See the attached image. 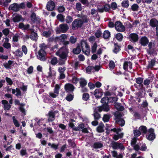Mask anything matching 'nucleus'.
I'll list each match as a JSON object with an SVG mask.
<instances>
[{
  "label": "nucleus",
  "instance_id": "7ed1b4c3",
  "mask_svg": "<svg viewBox=\"0 0 158 158\" xmlns=\"http://www.w3.org/2000/svg\"><path fill=\"white\" fill-rule=\"evenodd\" d=\"M79 44H80V48L81 47L82 51L84 54L87 56L89 55L90 53V47L87 42L84 40H82Z\"/></svg>",
  "mask_w": 158,
  "mask_h": 158
},
{
  "label": "nucleus",
  "instance_id": "8fccbe9b",
  "mask_svg": "<svg viewBox=\"0 0 158 158\" xmlns=\"http://www.w3.org/2000/svg\"><path fill=\"white\" fill-rule=\"evenodd\" d=\"M15 56L20 57H22L23 56V53L22 52L20 51L19 49H18L15 51Z\"/></svg>",
  "mask_w": 158,
  "mask_h": 158
},
{
  "label": "nucleus",
  "instance_id": "c03bdc74",
  "mask_svg": "<svg viewBox=\"0 0 158 158\" xmlns=\"http://www.w3.org/2000/svg\"><path fill=\"white\" fill-rule=\"evenodd\" d=\"M102 34L101 29L99 28L96 31L94 35L96 38H99L102 36Z\"/></svg>",
  "mask_w": 158,
  "mask_h": 158
},
{
  "label": "nucleus",
  "instance_id": "20e7f679",
  "mask_svg": "<svg viewBox=\"0 0 158 158\" xmlns=\"http://www.w3.org/2000/svg\"><path fill=\"white\" fill-rule=\"evenodd\" d=\"M67 38V35L65 34H62L60 36L59 40L63 45V46L61 48V49L64 48L67 51V48H68V45L69 44V43L68 41H65Z\"/></svg>",
  "mask_w": 158,
  "mask_h": 158
},
{
  "label": "nucleus",
  "instance_id": "f3484780",
  "mask_svg": "<svg viewBox=\"0 0 158 158\" xmlns=\"http://www.w3.org/2000/svg\"><path fill=\"white\" fill-rule=\"evenodd\" d=\"M46 7L48 10L52 11L54 10L55 8V4L53 1H50L47 2Z\"/></svg>",
  "mask_w": 158,
  "mask_h": 158
},
{
  "label": "nucleus",
  "instance_id": "cd10ccee",
  "mask_svg": "<svg viewBox=\"0 0 158 158\" xmlns=\"http://www.w3.org/2000/svg\"><path fill=\"white\" fill-rule=\"evenodd\" d=\"M146 116V115L143 112L140 114L138 112H135L134 114V116L138 119H141V118H144Z\"/></svg>",
  "mask_w": 158,
  "mask_h": 158
},
{
  "label": "nucleus",
  "instance_id": "393cba45",
  "mask_svg": "<svg viewBox=\"0 0 158 158\" xmlns=\"http://www.w3.org/2000/svg\"><path fill=\"white\" fill-rule=\"evenodd\" d=\"M156 60L155 59L151 60L150 61L148 62V64L147 66V68L148 69L152 68L155 65Z\"/></svg>",
  "mask_w": 158,
  "mask_h": 158
},
{
  "label": "nucleus",
  "instance_id": "a19ab883",
  "mask_svg": "<svg viewBox=\"0 0 158 158\" xmlns=\"http://www.w3.org/2000/svg\"><path fill=\"white\" fill-rule=\"evenodd\" d=\"M116 123H118L121 127H123L125 124V121L123 119L121 118L119 120H116Z\"/></svg>",
  "mask_w": 158,
  "mask_h": 158
},
{
  "label": "nucleus",
  "instance_id": "4468645a",
  "mask_svg": "<svg viewBox=\"0 0 158 158\" xmlns=\"http://www.w3.org/2000/svg\"><path fill=\"white\" fill-rule=\"evenodd\" d=\"M157 20L155 18L151 19L150 21L149 25L152 28L156 27V35L158 37V25H157Z\"/></svg>",
  "mask_w": 158,
  "mask_h": 158
},
{
  "label": "nucleus",
  "instance_id": "864d4df0",
  "mask_svg": "<svg viewBox=\"0 0 158 158\" xmlns=\"http://www.w3.org/2000/svg\"><path fill=\"white\" fill-rule=\"evenodd\" d=\"M77 39L74 36H72L69 38V42H70L72 44H74L77 41Z\"/></svg>",
  "mask_w": 158,
  "mask_h": 158
},
{
  "label": "nucleus",
  "instance_id": "f257e3e1",
  "mask_svg": "<svg viewBox=\"0 0 158 158\" xmlns=\"http://www.w3.org/2000/svg\"><path fill=\"white\" fill-rule=\"evenodd\" d=\"M78 17L81 19L78 18L75 19L72 23L71 27L73 30H76L81 28L84 23L88 22V20L86 15L78 16Z\"/></svg>",
  "mask_w": 158,
  "mask_h": 158
},
{
  "label": "nucleus",
  "instance_id": "6e6d98bb",
  "mask_svg": "<svg viewBox=\"0 0 158 158\" xmlns=\"http://www.w3.org/2000/svg\"><path fill=\"white\" fill-rule=\"evenodd\" d=\"M65 9L63 5L58 6L57 8V10L60 13H62L65 11Z\"/></svg>",
  "mask_w": 158,
  "mask_h": 158
},
{
  "label": "nucleus",
  "instance_id": "0e129e2a",
  "mask_svg": "<svg viewBox=\"0 0 158 158\" xmlns=\"http://www.w3.org/2000/svg\"><path fill=\"white\" fill-rule=\"evenodd\" d=\"M80 80V78L77 77L75 76L73 77L72 79V82L75 84H77Z\"/></svg>",
  "mask_w": 158,
  "mask_h": 158
},
{
  "label": "nucleus",
  "instance_id": "f8f14e48",
  "mask_svg": "<svg viewBox=\"0 0 158 158\" xmlns=\"http://www.w3.org/2000/svg\"><path fill=\"white\" fill-rule=\"evenodd\" d=\"M96 110L99 112H101L103 111L108 112L110 110V107L108 105V102L106 103L102 104L101 106L96 107Z\"/></svg>",
  "mask_w": 158,
  "mask_h": 158
},
{
  "label": "nucleus",
  "instance_id": "1a4fd4ad",
  "mask_svg": "<svg viewBox=\"0 0 158 158\" xmlns=\"http://www.w3.org/2000/svg\"><path fill=\"white\" fill-rule=\"evenodd\" d=\"M69 29L68 25L65 23L60 24L59 26V27L56 30V32L57 33H59L60 32L65 33Z\"/></svg>",
  "mask_w": 158,
  "mask_h": 158
},
{
  "label": "nucleus",
  "instance_id": "774afa93",
  "mask_svg": "<svg viewBox=\"0 0 158 158\" xmlns=\"http://www.w3.org/2000/svg\"><path fill=\"white\" fill-rule=\"evenodd\" d=\"M2 32L4 35L7 36L9 34L10 30L8 28H6L4 29L2 31Z\"/></svg>",
  "mask_w": 158,
  "mask_h": 158
},
{
  "label": "nucleus",
  "instance_id": "7c9ffc66",
  "mask_svg": "<svg viewBox=\"0 0 158 158\" xmlns=\"http://www.w3.org/2000/svg\"><path fill=\"white\" fill-rule=\"evenodd\" d=\"M139 129L140 131V132L143 134H146L147 132H148L147 128L145 126H141L139 127Z\"/></svg>",
  "mask_w": 158,
  "mask_h": 158
},
{
  "label": "nucleus",
  "instance_id": "dca6fc26",
  "mask_svg": "<svg viewBox=\"0 0 158 158\" xmlns=\"http://www.w3.org/2000/svg\"><path fill=\"white\" fill-rule=\"evenodd\" d=\"M129 39L132 42L135 43L138 40V35L136 33H131L129 35Z\"/></svg>",
  "mask_w": 158,
  "mask_h": 158
},
{
  "label": "nucleus",
  "instance_id": "39448f33",
  "mask_svg": "<svg viewBox=\"0 0 158 158\" xmlns=\"http://www.w3.org/2000/svg\"><path fill=\"white\" fill-rule=\"evenodd\" d=\"M111 8L110 5L106 3L102 6V5H99L97 7V11L99 13H102L104 11L106 12H109Z\"/></svg>",
  "mask_w": 158,
  "mask_h": 158
},
{
  "label": "nucleus",
  "instance_id": "c9c22d12",
  "mask_svg": "<svg viewBox=\"0 0 158 158\" xmlns=\"http://www.w3.org/2000/svg\"><path fill=\"white\" fill-rule=\"evenodd\" d=\"M143 78L141 77H138L135 78V81L137 84L140 85L141 87H143V85L142 84L143 81Z\"/></svg>",
  "mask_w": 158,
  "mask_h": 158
},
{
  "label": "nucleus",
  "instance_id": "a878e982",
  "mask_svg": "<svg viewBox=\"0 0 158 158\" xmlns=\"http://www.w3.org/2000/svg\"><path fill=\"white\" fill-rule=\"evenodd\" d=\"M13 61L9 60L8 62L4 63L3 65L6 69H10L11 67V65L13 64Z\"/></svg>",
  "mask_w": 158,
  "mask_h": 158
},
{
  "label": "nucleus",
  "instance_id": "5fc2aeb1",
  "mask_svg": "<svg viewBox=\"0 0 158 158\" xmlns=\"http://www.w3.org/2000/svg\"><path fill=\"white\" fill-rule=\"evenodd\" d=\"M133 134L135 137H139L141 133L139 129H136L134 130Z\"/></svg>",
  "mask_w": 158,
  "mask_h": 158
},
{
  "label": "nucleus",
  "instance_id": "69168bd1",
  "mask_svg": "<svg viewBox=\"0 0 158 158\" xmlns=\"http://www.w3.org/2000/svg\"><path fill=\"white\" fill-rule=\"evenodd\" d=\"M110 6L111 8L114 10H115L118 8L117 5L115 2L111 3Z\"/></svg>",
  "mask_w": 158,
  "mask_h": 158
},
{
  "label": "nucleus",
  "instance_id": "f03ea898",
  "mask_svg": "<svg viewBox=\"0 0 158 158\" xmlns=\"http://www.w3.org/2000/svg\"><path fill=\"white\" fill-rule=\"evenodd\" d=\"M25 7V5L24 2H22L19 4L14 3L11 4L8 7L9 10H12L14 12H17L20 9H24Z\"/></svg>",
  "mask_w": 158,
  "mask_h": 158
},
{
  "label": "nucleus",
  "instance_id": "37998d69",
  "mask_svg": "<svg viewBox=\"0 0 158 158\" xmlns=\"http://www.w3.org/2000/svg\"><path fill=\"white\" fill-rule=\"evenodd\" d=\"M115 37V38L119 41H122L123 38V36L122 34L120 33L116 34Z\"/></svg>",
  "mask_w": 158,
  "mask_h": 158
},
{
  "label": "nucleus",
  "instance_id": "423d86ee",
  "mask_svg": "<svg viewBox=\"0 0 158 158\" xmlns=\"http://www.w3.org/2000/svg\"><path fill=\"white\" fill-rule=\"evenodd\" d=\"M79 83L80 87L81 88V91L82 92H86L88 91V89L85 87L87 84V81L84 78L81 77L80 78Z\"/></svg>",
  "mask_w": 158,
  "mask_h": 158
},
{
  "label": "nucleus",
  "instance_id": "473e14b6",
  "mask_svg": "<svg viewBox=\"0 0 158 158\" xmlns=\"http://www.w3.org/2000/svg\"><path fill=\"white\" fill-rule=\"evenodd\" d=\"M98 111L96 110V108L94 111L93 116L95 120H98L101 118L100 114L98 113Z\"/></svg>",
  "mask_w": 158,
  "mask_h": 158
},
{
  "label": "nucleus",
  "instance_id": "5701e85b",
  "mask_svg": "<svg viewBox=\"0 0 158 158\" xmlns=\"http://www.w3.org/2000/svg\"><path fill=\"white\" fill-rule=\"evenodd\" d=\"M81 51V49L80 48V44H78L77 47L73 49L72 52L74 54L78 55L79 54Z\"/></svg>",
  "mask_w": 158,
  "mask_h": 158
},
{
  "label": "nucleus",
  "instance_id": "9d476101",
  "mask_svg": "<svg viewBox=\"0 0 158 158\" xmlns=\"http://www.w3.org/2000/svg\"><path fill=\"white\" fill-rule=\"evenodd\" d=\"M113 149H120L121 150H124L125 147L122 143L112 141L111 143Z\"/></svg>",
  "mask_w": 158,
  "mask_h": 158
},
{
  "label": "nucleus",
  "instance_id": "9b49d317",
  "mask_svg": "<svg viewBox=\"0 0 158 158\" xmlns=\"http://www.w3.org/2000/svg\"><path fill=\"white\" fill-rule=\"evenodd\" d=\"M38 59L41 61H45L46 60L47 53L45 50H40L38 52Z\"/></svg>",
  "mask_w": 158,
  "mask_h": 158
},
{
  "label": "nucleus",
  "instance_id": "3c124183",
  "mask_svg": "<svg viewBox=\"0 0 158 158\" xmlns=\"http://www.w3.org/2000/svg\"><path fill=\"white\" fill-rule=\"evenodd\" d=\"M68 142L69 145H70L71 147L73 148H75L76 146V145L74 141L71 139H69L68 140Z\"/></svg>",
  "mask_w": 158,
  "mask_h": 158
},
{
  "label": "nucleus",
  "instance_id": "a211bd4d",
  "mask_svg": "<svg viewBox=\"0 0 158 158\" xmlns=\"http://www.w3.org/2000/svg\"><path fill=\"white\" fill-rule=\"evenodd\" d=\"M30 25L28 24L24 25L23 23H20L18 25V28L19 29H22L23 30H31V29L30 28Z\"/></svg>",
  "mask_w": 158,
  "mask_h": 158
},
{
  "label": "nucleus",
  "instance_id": "13d9d810",
  "mask_svg": "<svg viewBox=\"0 0 158 158\" xmlns=\"http://www.w3.org/2000/svg\"><path fill=\"white\" fill-rule=\"evenodd\" d=\"M148 106V103L146 99L143 100L141 104V107L143 108H147Z\"/></svg>",
  "mask_w": 158,
  "mask_h": 158
},
{
  "label": "nucleus",
  "instance_id": "0eeeda50",
  "mask_svg": "<svg viewBox=\"0 0 158 158\" xmlns=\"http://www.w3.org/2000/svg\"><path fill=\"white\" fill-rule=\"evenodd\" d=\"M69 53L68 48H67V51L64 48L61 49V48L58 51L56 54L58 55L60 57L63 59H66L67 55Z\"/></svg>",
  "mask_w": 158,
  "mask_h": 158
},
{
  "label": "nucleus",
  "instance_id": "c756f323",
  "mask_svg": "<svg viewBox=\"0 0 158 158\" xmlns=\"http://www.w3.org/2000/svg\"><path fill=\"white\" fill-rule=\"evenodd\" d=\"M110 37V32L108 30H105L104 31L102 35V37L105 39H108Z\"/></svg>",
  "mask_w": 158,
  "mask_h": 158
},
{
  "label": "nucleus",
  "instance_id": "72a5a7b5",
  "mask_svg": "<svg viewBox=\"0 0 158 158\" xmlns=\"http://www.w3.org/2000/svg\"><path fill=\"white\" fill-rule=\"evenodd\" d=\"M121 4L122 7L127 8L129 6L130 3L128 0H124L122 2Z\"/></svg>",
  "mask_w": 158,
  "mask_h": 158
},
{
  "label": "nucleus",
  "instance_id": "2eb2a0df",
  "mask_svg": "<svg viewBox=\"0 0 158 158\" xmlns=\"http://www.w3.org/2000/svg\"><path fill=\"white\" fill-rule=\"evenodd\" d=\"M149 40L145 36L141 37L139 40V44L143 47L147 46L149 43Z\"/></svg>",
  "mask_w": 158,
  "mask_h": 158
},
{
  "label": "nucleus",
  "instance_id": "a18cd8bd",
  "mask_svg": "<svg viewBox=\"0 0 158 158\" xmlns=\"http://www.w3.org/2000/svg\"><path fill=\"white\" fill-rule=\"evenodd\" d=\"M147 53L150 55H152L155 53L156 52L154 48H151L150 49L149 48L147 49L146 50Z\"/></svg>",
  "mask_w": 158,
  "mask_h": 158
},
{
  "label": "nucleus",
  "instance_id": "f704fd0d",
  "mask_svg": "<svg viewBox=\"0 0 158 158\" xmlns=\"http://www.w3.org/2000/svg\"><path fill=\"white\" fill-rule=\"evenodd\" d=\"M22 19V16L20 15H18L13 18L12 20L14 22L16 23L20 21Z\"/></svg>",
  "mask_w": 158,
  "mask_h": 158
},
{
  "label": "nucleus",
  "instance_id": "680f3d73",
  "mask_svg": "<svg viewBox=\"0 0 158 158\" xmlns=\"http://www.w3.org/2000/svg\"><path fill=\"white\" fill-rule=\"evenodd\" d=\"M97 131L99 133H101L104 131V130L102 126H98L96 128Z\"/></svg>",
  "mask_w": 158,
  "mask_h": 158
},
{
  "label": "nucleus",
  "instance_id": "aec40b11",
  "mask_svg": "<svg viewBox=\"0 0 158 158\" xmlns=\"http://www.w3.org/2000/svg\"><path fill=\"white\" fill-rule=\"evenodd\" d=\"M30 18L31 21L33 23H39L40 22V18L36 17L35 13L34 12L31 14Z\"/></svg>",
  "mask_w": 158,
  "mask_h": 158
},
{
  "label": "nucleus",
  "instance_id": "c85d7f7f",
  "mask_svg": "<svg viewBox=\"0 0 158 158\" xmlns=\"http://www.w3.org/2000/svg\"><path fill=\"white\" fill-rule=\"evenodd\" d=\"M16 92V95L18 97H21L22 95L21 90L19 88H16L15 90L14 89H12V93L13 94H15Z\"/></svg>",
  "mask_w": 158,
  "mask_h": 158
},
{
  "label": "nucleus",
  "instance_id": "412c9836",
  "mask_svg": "<svg viewBox=\"0 0 158 158\" xmlns=\"http://www.w3.org/2000/svg\"><path fill=\"white\" fill-rule=\"evenodd\" d=\"M47 116H48V122H52L54 120L55 114L54 112L52 111H49Z\"/></svg>",
  "mask_w": 158,
  "mask_h": 158
},
{
  "label": "nucleus",
  "instance_id": "6ab92c4d",
  "mask_svg": "<svg viewBox=\"0 0 158 158\" xmlns=\"http://www.w3.org/2000/svg\"><path fill=\"white\" fill-rule=\"evenodd\" d=\"M94 94L96 98H101L103 95L102 89H96L94 92Z\"/></svg>",
  "mask_w": 158,
  "mask_h": 158
},
{
  "label": "nucleus",
  "instance_id": "de8ad7c7",
  "mask_svg": "<svg viewBox=\"0 0 158 158\" xmlns=\"http://www.w3.org/2000/svg\"><path fill=\"white\" fill-rule=\"evenodd\" d=\"M58 62V60L56 57H53L52 58L51 61L50 63L51 64L53 65H56Z\"/></svg>",
  "mask_w": 158,
  "mask_h": 158
},
{
  "label": "nucleus",
  "instance_id": "4d7b16f0",
  "mask_svg": "<svg viewBox=\"0 0 158 158\" xmlns=\"http://www.w3.org/2000/svg\"><path fill=\"white\" fill-rule=\"evenodd\" d=\"M129 64V61H125L123 64V69L126 71L128 70V65Z\"/></svg>",
  "mask_w": 158,
  "mask_h": 158
},
{
  "label": "nucleus",
  "instance_id": "4be33fe9",
  "mask_svg": "<svg viewBox=\"0 0 158 158\" xmlns=\"http://www.w3.org/2000/svg\"><path fill=\"white\" fill-rule=\"evenodd\" d=\"M64 88L67 92H72L74 90V87L72 84L68 83L65 85Z\"/></svg>",
  "mask_w": 158,
  "mask_h": 158
},
{
  "label": "nucleus",
  "instance_id": "58836bf2",
  "mask_svg": "<svg viewBox=\"0 0 158 158\" xmlns=\"http://www.w3.org/2000/svg\"><path fill=\"white\" fill-rule=\"evenodd\" d=\"M84 93L82 94V99L85 101H87L89 99V95L88 93Z\"/></svg>",
  "mask_w": 158,
  "mask_h": 158
},
{
  "label": "nucleus",
  "instance_id": "052dcab7",
  "mask_svg": "<svg viewBox=\"0 0 158 158\" xmlns=\"http://www.w3.org/2000/svg\"><path fill=\"white\" fill-rule=\"evenodd\" d=\"M114 115L115 117V119H116V120H119L121 119L122 116L121 114L118 112L114 113Z\"/></svg>",
  "mask_w": 158,
  "mask_h": 158
},
{
  "label": "nucleus",
  "instance_id": "2f4dec72",
  "mask_svg": "<svg viewBox=\"0 0 158 158\" xmlns=\"http://www.w3.org/2000/svg\"><path fill=\"white\" fill-rule=\"evenodd\" d=\"M31 32L30 35V38L33 40H36L37 38V34L34 32V30L31 29Z\"/></svg>",
  "mask_w": 158,
  "mask_h": 158
},
{
  "label": "nucleus",
  "instance_id": "4c0bfd02",
  "mask_svg": "<svg viewBox=\"0 0 158 158\" xmlns=\"http://www.w3.org/2000/svg\"><path fill=\"white\" fill-rule=\"evenodd\" d=\"M57 19L61 22H64V16L62 14H58L56 16Z\"/></svg>",
  "mask_w": 158,
  "mask_h": 158
},
{
  "label": "nucleus",
  "instance_id": "603ef678",
  "mask_svg": "<svg viewBox=\"0 0 158 158\" xmlns=\"http://www.w3.org/2000/svg\"><path fill=\"white\" fill-rule=\"evenodd\" d=\"M51 35V32L49 30L48 31H44L43 33V36L46 38L50 37Z\"/></svg>",
  "mask_w": 158,
  "mask_h": 158
},
{
  "label": "nucleus",
  "instance_id": "338daca9",
  "mask_svg": "<svg viewBox=\"0 0 158 158\" xmlns=\"http://www.w3.org/2000/svg\"><path fill=\"white\" fill-rule=\"evenodd\" d=\"M78 127L79 129V131H80L85 127V126L83 123H78Z\"/></svg>",
  "mask_w": 158,
  "mask_h": 158
},
{
  "label": "nucleus",
  "instance_id": "bb28decb",
  "mask_svg": "<svg viewBox=\"0 0 158 158\" xmlns=\"http://www.w3.org/2000/svg\"><path fill=\"white\" fill-rule=\"evenodd\" d=\"M114 48L113 50V52L115 54L118 53L121 50V47L119 46L117 43H115L114 44Z\"/></svg>",
  "mask_w": 158,
  "mask_h": 158
},
{
  "label": "nucleus",
  "instance_id": "e433bc0d",
  "mask_svg": "<svg viewBox=\"0 0 158 158\" xmlns=\"http://www.w3.org/2000/svg\"><path fill=\"white\" fill-rule=\"evenodd\" d=\"M110 117L111 116L110 114H104L102 118V120L104 122H107L109 121Z\"/></svg>",
  "mask_w": 158,
  "mask_h": 158
},
{
  "label": "nucleus",
  "instance_id": "ea45409f",
  "mask_svg": "<svg viewBox=\"0 0 158 158\" xmlns=\"http://www.w3.org/2000/svg\"><path fill=\"white\" fill-rule=\"evenodd\" d=\"M13 122L15 127H18L20 126V124L17 120V118L15 116L12 117Z\"/></svg>",
  "mask_w": 158,
  "mask_h": 158
},
{
  "label": "nucleus",
  "instance_id": "b1692460",
  "mask_svg": "<svg viewBox=\"0 0 158 158\" xmlns=\"http://www.w3.org/2000/svg\"><path fill=\"white\" fill-rule=\"evenodd\" d=\"M103 147V144L101 142H95L92 145V148L95 149H100Z\"/></svg>",
  "mask_w": 158,
  "mask_h": 158
},
{
  "label": "nucleus",
  "instance_id": "49530a36",
  "mask_svg": "<svg viewBox=\"0 0 158 158\" xmlns=\"http://www.w3.org/2000/svg\"><path fill=\"white\" fill-rule=\"evenodd\" d=\"M139 6L137 4H133L131 6V9L133 11H137L139 10Z\"/></svg>",
  "mask_w": 158,
  "mask_h": 158
},
{
  "label": "nucleus",
  "instance_id": "6e6552de",
  "mask_svg": "<svg viewBox=\"0 0 158 158\" xmlns=\"http://www.w3.org/2000/svg\"><path fill=\"white\" fill-rule=\"evenodd\" d=\"M148 134L146 135V138L149 141H153L156 138V135L154 133V129L151 128L148 130Z\"/></svg>",
  "mask_w": 158,
  "mask_h": 158
},
{
  "label": "nucleus",
  "instance_id": "ddd939ff",
  "mask_svg": "<svg viewBox=\"0 0 158 158\" xmlns=\"http://www.w3.org/2000/svg\"><path fill=\"white\" fill-rule=\"evenodd\" d=\"M115 29L118 31L123 32L125 29L124 26L122 23L119 21H116L115 24Z\"/></svg>",
  "mask_w": 158,
  "mask_h": 158
},
{
  "label": "nucleus",
  "instance_id": "e2e57ef3",
  "mask_svg": "<svg viewBox=\"0 0 158 158\" xmlns=\"http://www.w3.org/2000/svg\"><path fill=\"white\" fill-rule=\"evenodd\" d=\"M109 68L111 69H113L115 67V64L113 60H110L109 64Z\"/></svg>",
  "mask_w": 158,
  "mask_h": 158
},
{
  "label": "nucleus",
  "instance_id": "bf43d9fd",
  "mask_svg": "<svg viewBox=\"0 0 158 158\" xmlns=\"http://www.w3.org/2000/svg\"><path fill=\"white\" fill-rule=\"evenodd\" d=\"M97 44L95 42L94 43L93 45L92 46L91 49L92 53H94L96 52L97 48Z\"/></svg>",
  "mask_w": 158,
  "mask_h": 158
},
{
  "label": "nucleus",
  "instance_id": "79ce46f5",
  "mask_svg": "<svg viewBox=\"0 0 158 158\" xmlns=\"http://www.w3.org/2000/svg\"><path fill=\"white\" fill-rule=\"evenodd\" d=\"M73 16L68 15L66 16L65 21L66 23H70L73 21Z\"/></svg>",
  "mask_w": 158,
  "mask_h": 158
},
{
  "label": "nucleus",
  "instance_id": "09e8293b",
  "mask_svg": "<svg viewBox=\"0 0 158 158\" xmlns=\"http://www.w3.org/2000/svg\"><path fill=\"white\" fill-rule=\"evenodd\" d=\"M60 86L58 84L56 85L55 88L54 89V93L58 95L59 94Z\"/></svg>",
  "mask_w": 158,
  "mask_h": 158
}]
</instances>
